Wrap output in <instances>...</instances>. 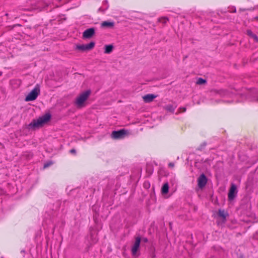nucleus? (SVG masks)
<instances>
[{
	"mask_svg": "<svg viewBox=\"0 0 258 258\" xmlns=\"http://www.w3.org/2000/svg\"><path fill=\"white\" fill-rule=\"evenodd\" d=\"M114 22L104 21L101 24V26L103 27H112L114 26Z\"/></svg>",
	"mask_w": 258,
	"mask_h": 258,
	"instance_id": "ddd939ff",
	"label": "nucleus"
},
{
	"mask_svg": "<svg viewBox=\"0 0 258 258\" xmlns=\"http://www.w3.org/2000/svg\"><path fill=\"white\" fill-rule=\"evenodd\" d=\"M206 83V80L201 78H199L197 81V84L198 85L204 84Z\"/></svg>",
	"mask_w": 258,
	"mask_h": 258,
	"instance_id": "f3484780",
	"label": "nucleus"
},
{
	"mask_svg": "<svg viewBox=\"0 0 258 258\" xmlns=\"http://www.w3.org/2000/svg\"><path fill=\"white\" fill-rule=\"evenodd\" d=\"M236 193V186L235 184H232L228 193V199L230 200H233L235 197Z\"/></svg>",
	"mask_w": 258,
	"mask_h": 258,
	"instance_id": "1a4fd4ad",
	"label": "nucleus"
},
{
	"mask_svg": "<svg viewBox=\"0 0 258 258\" xmlns=\"http://www.w3.org/2000/svg\"><path fill=\"white\" fill-rule=\"evenodd\" d=\"M165 108L166 110L171 112H173L175 109V107L172 105H168L165 107Z\"/></svg>",
	"mask_w": 258,
	"mask_h": 258,
	"instance_id": "dca6fc26",
	"label": "nucleus"
},
{
	"mask_svg": "<svg viewBox=\"0 0 258 258\" xmlns=\"http://www.w3.org/2000/svg\"><path fill=\"white\" fill-rule=\"evenodd\" d=\"M143 241L144 242H147L148 240L147 238H143Z\"/></svg>",
	"mask_w": 258,
	"mask_h": 258,
	"instance_id": "393cba45",
	"label": "nucleus"
},
{
	"mask_svg": "<svg viewBox=\"0 0 258 258\" xmlns=\"http://www.w3.org/2000/svg\"><path fill=\"white\" fill-rule=\"evenodd\" d=\"M169 190V185L167 182L165 183L161 189V191L163 194H167Z\"/></svg>",
	"mask_w": 258,
	"mask_h": 258,
	"instance_id": "4468645a",
	"label": "nucleus"
},
{
	"mask_svg": "<svg viewBox=\"0 0 258 258\" xmlns=\"http://www.w3.org/2000/svg\"><path fill=\"white\" fill-rule=\"evenodd\" d=\"M113 46L112 45H107L105 46V53H110L113 50Z\"/></svg>",
	"mask_w": 258,
	"mask_h": 258,
	"instance_id": "2eb2a0df",
	"label": "nucleus"
},
{
	"mask_svg": "<svg viewBox=\"0 0 258 258\" xmlns=\"http://www.w3.org/2000/svg\"><path fill=\"white\" fill-rule=\"evenodd\" d=\"M95 34V29L94 28H89L83 33V37L85 39L91 38Z\"/></svg>",
	"mask_w": 258,
	"mask_h": 258,
	"instance_id": "6e6552de",
	"label": "nucleus"
},
{
	"mask_svg": "<svg viewBox=\"0 0 258 258\" xmlns=\"http://www.w3.org/2000/svg\"><path fill=\"white\" fill-rule=\"evenodd\" d=\"M156 96L152 94H149L147 95H146L143 97V99L144 101V102L146 103H149L152 102L154 99L156 98Z\"/></svg>",
	"mask_w": 258,
	"mask_h": 258,
	"instance_id": "9b49d317",
	"label": "nucleus"
},
{
	"mask_svg": "<svg viewBox=\"0 0 258 258\" xmlns=\"http://www.w3.org/2000/svg\"><path fill=\"white\" fill-rule=\"evenodd\" d=\"M91 94L90 90H87L80 94L76 99L75 104L78 108H82L85 106V102L87 101Z\"/></svg>",
	"mask_w": 258,
	"mask_h": 258,
	"instance_id": "f03ea898",
	"label": "nucleus"
},
{
	"mask_svg": "<svg viewBox=\"0 0 258 258\" xmlns=\"http://www.w3.org/2000/svg\"><path fill=\"white\" fill-rule=\"evenodd\" d=\"M51 164V163H47V164H45L44 165V168H47Z\"/></svg>",
	"mask_w": 258,
	"mask_h": 258,
	"instance_id": "b1692460",
	"label": "nucleus"
},
{
	"mask_svg": "<svg viewBox=\"0 0 258 258\" xmlns=\"http://www.w3.org/2000/svg\"><path fill=\"white\" fill-rule=\"evenodd\" d=\"M212 92L214 94L219 95L220 96H221V97L225 96L228 94L227 91L226 90H215L212 91Z\"/></svg>",
	"mask_w": 258,
	"mask_h": 258,
	"instance_id": "f8f14e48",
	"label": "nucleus"
},
{
	"mask_svg": "<svg viewBox=\"0 0 258 258\" xmlns=\"http://www.w3.org/2000/svg\"><path fill=\"white\" fill-rule=\"evenodd\" d=\"M179 109L180 112H184L186 111L185 107H180Z\"/></svg>",
	"mask_w": 258,
	"mask_h": 258,
	"instance_id": "aec40b11",
	"label": "nucleus"
},
{
	"mask_svg": "<svg viewBox=\"0 0 258 258\" xmlns=\"http://www.w3.org/2000/svg\"><path fill=\"white\" fill-rule=\"evenodd\" d=\"M140 243L141 238L140 237H136L135 241L131 248L132 254L133 256H136L137 255V251L139 249Z\"/></svg>",
	"mask_w": 258,
	"mask_h": 258,
	"instance_id": "39448f33",
	"label": "nucleus"
},
{
	"mask_svg": "<svg viewBox=\"0 0 258 258\" xmlns=\"http://www.w3.org/2000/svg\"><path fill=\"white\" fill-rule=\"evenodd\" d=\"M247 34L250 37H252V35H254V34H253L252 32V31L251 30H247Z\"/></svg>",
	"mask_w": 258,
	"mask_h": 258,
	"instance_id": "6ab92c4d",
	"label": "nucleus"
},
{
	"mask_svg": "<svg viewBox=\"0 0 258 258\" xmlns=\"http://www.w3.org/2000/svg\"><path fill=\"white\" fill-rule=\"evenodd\" d=\"M252 38L257 42H258V37L255 35H252Z\"/></svg>",
	"mask_w": 258,
	"mask_h": 258,
	"instance_id": "412c9836",
	"label": "nucleus"
},
{
	"mask_svg": "<svg viewBox=\"0 0 258 258\" xmlns=\"http://www.w3.org/2000/svg\"><path fill=\"white\" fill-rule=\"evenodd\" d=\"M51 115L50 114H45L39 117L36 120H33L29 124L28 126L29 128H35L42 126L45 123H47L50 119Z\"/></svg>",
	"mask_w": 258,
	"mask_h": 258,
	"instance_id": "f257e3e1",
	"label": "nucleus"
},
{
	"mask_svg": "<svg viewBox=\"0 0 258 258\" xmlns=\"http://www.w3.org/2000/svg\"><path fill=\"white\" fill-rule=\"evenodd\" d=\"M169 167L173 168L174 166V164L173 163H169L168 164Z\"/></svg>",
	"mask_w": 258,
	"mask_h": 258,
	"instance_id": "4be33fe9",
	"label": "nucleus"
},
{
	"mask_svg": "<svg viewBox=\"0 0 258 258\" xmlns=\"http://www.w3.org/2000/svg\"><path fill=\"white\" fill-rule=\"evenodd\" d=\"M218 216L221 218L222 220V222L225 223L226 221V218L228 216V214L227 212L225 211L224 210L219 209L218 210Z\"/></svg>",
	"mask_w": 258,
	"mask_h": 258,
	"instance_id": "9d476101",
	"label": "nucleus"
},
{
	"mask_svg": "<svg viewBox=\"0 0 258 258\" xmlns=\"http://www.w3.org/2000/svg\"><path fill=\"white\" fill-rule=\"evenodd\" d=\"M95 46V43L93 41L87 44L78 45L76 48L82 51H85L92 49Z\"/></svg>",
	"mask_w": 258,
	"mask_h": 258,
	"instance_id": "423d86ee",
	"label": "nucleus"
},
{
	"mask_svg": "<svg viewBox=\"0 0 258 258\" xmlns=\"http://www.w3.org/2000/svg\"><path fill=\"white\" fill-rule=\"evenodd\" d=\"M168 21V19L167 17H162L158 19V22L163 24H166Z\"/></svg>",
	"mask_w": 258,
	"mask_h": 258,
	"instance_id": "a211bd4d",
	"label": "nucleus"
},
{
	"mask_svg": "<svg viewBox=\"0 0 258 258\" xmlns=\"http://www.w3.org/2000/svg\"><path fill=\"white\" fill-rule=\"evenodd\" d=\"M40 93V87L39 84H37L35 88L27 95L25 100L26 101H31L35 100Z\"/></svg>",
	"mask_w": 258,
	"mask_h": 258,
	"instance_id": "7ed1b4c3",
	"label": "nucleus"
},
{
	"mask_svg": "<svg viewBox=\"0 0 258 258\" xmlns=\"http://www.w3.org/2000/svg\"><path fill=\"white\" fill-rule=\"evenodd\" d=\"M127 134V132L124 129H122L117 131H113L111 134V138L114 139H122Z\"/></svg>",
	"mask_w": 258,
	"mask_h": 258,
	"instance_id": "20e7f679",
	"label": "nucleus"
},
{
	"mask_svg": "<svg viewBox=\"0 0 258 258\" xmlns=\"http://www.w3.org/2000/svg\"><path fill=\"white\" fill-rule=\"evenodd\" d=\"M207 183V178L204 174H202L198 179V185L200 188L204 187Z\"/></svg>",
	"mask_w": 258,
	"mask_h": 258,
	"instance_id": "0eeeda50",
	"label": "nucleus"
},
{
	"mask_svg": "<svg viewBox=\"0 0 258 258\" xmlns=\"http://www.w3.org/2000/svg\"><path fill=\"white\" fill-rule=\"evenodd\" d=\"M70 152L72 154H75L76 153V150L74 149H72L70 150Z\"/></svg>",
	"mask_w": 258,
	"mask_h": 258,
	"instance_id": "5701e85b",
	"label": "nucleus"
}]
</instances>
